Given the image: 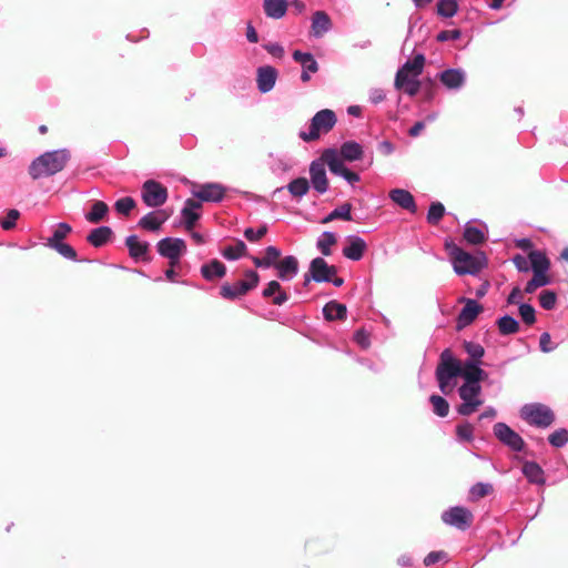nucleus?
<instances>
[{
  "label": "nucleus",
  "mask_w": 568,
  "mask_h": 568,
  "mask_svg": "<svg viewBox=\"0 0 568 568\" xmlns=\"http://www.w3.org/2000/svg\"><path fill=\"white\" fill-rule=\"evenodd\" d=\"M70 160L67 149L44 152L36 158L29 165V174L33 180L52 176L61 172Z\"/></svg>",
  "instance_id": "f257e3e1"
},
{
  "label": "nucleus",
  "mask_w": 568,
  "mask_h": 568,
  "mask_svg": "<svg viewBox=\"0 0 568 568\" xmlns=\"http://www.w3.org/2000/svg\"><path fill=\"white\" fill-rule=\"evenodd\" d=\"M448 254L453 261L454 271L458 275H475L485 265V255L483 253L473 255L456 244H446Z\"/></svg>",
  "instance_id": "f03ea898"
},
{
  "label": "nucleus",
  "mask_w": 568,
  "mask_h": 568,
  "mask_svg": "<svg viewBox=\"0 0 568 568\" xmlns=\"http://www.w3.org/2000/svg\"><path fill=\"white\" fill-rule=\"evenodd\" d=\"M337 118L333 110L323 109L316 112L310 121L308 130H301L298 136L304 142H313L322 134L328 133L336 124Z\"/></svg>",
  "instance_id": "7ed1b4c3"
},
{
  "label": "nucleus",
  "mask_w": 568,
  "mask_h": 568,
  "mask_svg": "<svg viewBox=\"0 0 568 568\" xmlns=\"http://www.w3.org/2000/svg\"><path fill=\"white\" fill-rule=\"evenodd\" d=\"M463 364L453 356L448 348L442 352L440 362L436 368V378L444 394H447V387L453 378L463 377Z\"/></svg>",
  "instance_id": "20e7f679"
},
{
  "label": "nucleus",
  "mask_w": 568,
  "mask_h": 568,
  "mask_svg": "<svg viewBox=\"0 0 568 568\" xmlns=\"http://www.w3.org/2000/svg\"><path fill=\"white\" fill-rule=\"evenodd\" d=\"M520 417L537 428H547L555 422L552 409L541 403L525 404L520 408Z\"/></svg>",
  "instance_id": "39448f33"
},
{
  "label": "nucleus",
  "mask_w": 568,
  "mask_h": 568,
  "mask_svg": "<svg viewBox=\"0 0 568 568\" xmlns=\"http://www.w3.org/2000/svg\"><path fill=\"white\" fill-rule=\"evenodd\" d=\"M462 403L456 410L462 416H470L484 404L483 389L480 385L463 383L458 388Z\"/></svg>",
  "instance_id": "423d86ee"
},
{
  "label": "nucleus",
  "mask_w": 568,
  "mask_h": 568,
  "mask_svg": "<svg viewBox=\"0 0 568 568\" xmlns=\"http://www.w3.org/2000/svg\"><path fill=\"white\" fill-rule=\"evenodd\" d=\"M245 277L251 278V282H237L233 285L223 284L220 290L221 296L225 300H235L257 286L260 282L257 272L248 270L245 272Z\"/></svg>",
  "instance_id": "0eeeda50"
},
{
  "label": "nucleus",
  "mask_w": 568,
  "mask_h": 568,
  "mask_svg": "<svg viewBox=\"0 0 568 568\" xmlns=\"http://www.w3.org/2000/svg\"><path fill=\"white\" fill-rule=\"evenodd\" d=\"M144 204L149 207H159L168 200V190L155 180H146L141 190Z\"/></svg>",
  "instance_id": "6e6552de"
},
{
  "label": "nucleus",
  "mask_w": 568,
  "mask_h": 568,
  "mask_svg": "<svg viewBox=\"0 0 568 568\" xmlns=\"http://www.w3.org/2000/svg\"><path fill=\"white\" fill-rule=\"evenodd\" d=\"M442 520L444 524L455 527L459 530H466L470 527L474 516L470 510L462 506H454L443 511Z\"/></svg>",
  "instance_id": "1a4fd4ad"
},
{
  "label": "nucleus",
  "mask_w": 568,
  "mask_h": 568,
  "mask_svg": "<svg viewBox=\"0 0 568 568\" xmlns=\"http://www.w3.org/2000/svg\"><path fill=\"white\" fill-rule=\"evenodd\" d=\"M494 435L496 438L514 452H523L525 442L521 436L511 429L506 423H496L494 425Z\"/></svg>",
  "instance_id": "9d476101"
},
{
  "label": "nucleus",
  "mask_w": 568,
  "mask_h": 568,
  "mask_svg": "<svg viewBox=\"0 0 568 568\" xmlns=\"http://www.w3.org/2000/svg\"><path fill=\"white\" fill-rule=\"evenodd\" d=\"M437 79L445 89L459 92L466 84L467 73L460 68H449L437 73Z\"/></svg>",
  "instance_id": "9b49d317"
},
{
  "label": "nucleus",
  "mask_w": 568,
  "mask_h": 568,
  "mask_svg": "<svg viewBox=\"0 0 568 568\" xmlns=\"http://www.w3.org/2000/svg\"><path fill=\"white\" fill-rule=\"evenodd\" d=\"M159 254L168 260H176L186 251L185 242L179 237H164L156 244Z\"/></svg>",
  "instance_id": "f8f14e48"
},
{
  "label": "nucleus",
  "mask_w": 568,
  "mask_h": 568,
  "mask_svg": "<svg viewBox=\"0 0 568 568\" xmlns=\"http://www.w3.org/2000/svg\"><path fill=\"white\" fill-rule=\"evenodd\" d=\"M308 171L313 189L318 194L326 193L328 191V180L325 170V162L322 158L312 161Z\"/></svg>",
  "instance_id": "ddd939ff"
},
{
  "label": "nucleus",
  "mask_w": 568,
  "mask_h": 568,
  "mask_svg": "<svg viewBox=\"0 0 568 568\" xmlns=\"http://www.w3.org/2000/svg\"><path fill=\"white\" fill-rule=\"evenodd\" d=\"M311 277L316 283H328L332 276H335L337 268L328 263L323 257H315L310 263Z\"/></svg>",
  "instance_id": "4468645a"
},
{
  "label": "nucleus",
  "mask_w": 568,
  "mask_h": 568,
  "mask_svg": "<svg viewBox=\"0 0 568 568\" xmlns=\"http://www.w3.org/2000/svg\"><path fill=\"white\" fill-rule=\"evenodd\" d=\"M225 191L220 183H205L200 185L199 190L192 191V194L200 200L199 202L219 203L224 199Z\"/></svg>",
  "instance_id": "2eb2a0df"
},
{
  "label": "nucleus",
  "mask_w": 568,
  "mask_h": 568,
  "mask_svg": "<svg viewBox=\"0 0 568 568\" xmlns=\"http://www.w3.org/2000/svg\"><path fill=\"white\" fill-rule=\"evenodd\" d=\"M278 77L277 70L272 65H262L256 70V83L261 93H267L275 87Z\"/></svg>",
  "instance_id": "dca6fc26"
},
{
  "label": "nucleus",
  "mask_w": 568,
  "mask_h": 568,
  "mask_svg": "<svg viewBox=\"0 0 568 568\" xmlns=\"http://www.w3.org/2000/svg\"><path fill=\"white\" fill-rule=\"evenodd\" d=\"M292 57L302 67L301 80L303 82H308L311 80V74L318 71V63L314 55L310 52L295 50Z\"/></svg>",
  "instance_id": "f3484780"
},
{
  "label": "nucleus",
  "mask_w": 568,
  "mask_h": 568,
  "mask_svg": "<svg viewBox=\"0 0 568 568\" xmlns=\"http://www.w3.org/2000/svg\"><path fill=\"white\" fill-rule=\"evenodd\" d=\"M277 277L284 282L293 280L298 274V261L293 255L283 257L276 264Z\"/></svg>",
  "instance_id": "a211bd4d"
},
{
  "label": "nucleus",
  "mask_w": 568,
  "mask_h": 568,
  "mask_svg": "<svg viewBox=\"0 0 568 568\" xmlns=\"http://www.w3.org/2000/svg\"><path fill=\"white\" fill-rule=\"evenodd\" d=\"M480 362L465 361L463 363V378L464 383L480 385V382L486 379L488 374L480 368Z\"/></svg>",
  "instance_id": "6ab92c4d"
},
{
  "label": "nucleus",
  "mask_w": 568,
  "mask_h": 568,
  "mask_svg": "<svg viewBox=\"0 0 568 568\" xmlns=\"http://www.w3.org/2000/svg\"><path fill=\"white\" fill-rule=\"evenodd\" d=\"M169 216V213L164 210L152 211L140 219L139 226L146 231L156 232L168 221Z\"/></svg>",
  "instance_id": "aec40b11"
},
{
  "label": "nucleus",
  "mask_w": 568,
  "mask_h": 568,
  "mask_svg": "<svg viewBox=\"0 0 568 568\" xmlns=\"http://www.w3.org/2000/svg\"><path fill=\"white\" fill-rule=\"evenodd\" d=\"M347 245L343 248V255L351 261H359L367 248L366 242L356 235L347 237Z\"/></svg>",
  "instance_id": "412c9836"
},
{
  "label": "nucleus",
  "mask_w": 568,
  "mask_h": 568,
  "mask_svg": "<svg viewBox=\"0 0 568 568\" xmlns=\"http://www.w3.org/2000/svg\"><path fill=\"white\" fill-rule=\"evenodd\" d=\"M202 204L199 201H195L193 199H187L184 202V205L181 210V215L184 221L185 229L187 231H191L197 220L200 219L199 210L201 209Z\"/></svg>",
  "instance_id": "4be33fe9"
},
{
  "label": "nucleus",
  "mask_w": 568,
  "mask_h": 568,
  "mask_svg": "<svg viewBox=\"0 0 568 568\" xmlns=\"http://www.w3.org/2000/svg\"><path fill=\"white\" fill-rule=\"evenodd\" d=\"M322 160L327 164L329 171L337 176L342 178L348 171L343 162L344 159L338 155L335 149H326L322 154Z\"/></svg>",
  "instance_id": "5701e85b"
},
{
  "label": "nucleus",
  "mask_w": 568,
  "mask_h": 568,
  "mask_svg": "<svg viewBox=\"0 0 568 568\" xmlns=\"http://www.w3.org/2000/svg\"><path fill=\"white\" fill-rule=\"evenodd\" d=\"M389 199L399 207L410 213L417 212V205L410 192L404 189H394L389 192Z\"/></svg>",
  "instance_id": "b1692460"
},
{
  "label": "nucleus",
  "mask_w": 568,
  "mask_h": 568,
  "mask_svg": "<svg viewBox=\"0 0 568 568\" xmlns=\"http://www.w3.org/2000/svg\"><path fill=\"white\" fill-rule=\"evenodd\" d=\"M521 471L530 484L542 486L546 483L544 469L539 464L531 460H526L523 464Z\"/></svg>",
  "instance_id": "393cba45"
},
{
  "label": "nucleus",
  "mask_w": 568,
  "mask_h": 568,
  "mask_svg": "<svg viewBox=\"0 0 568 568\" xmlns=\"http://www.w3.org/2000/svg\"><path fill=\"white\" fill-rule=\"evenodd\" d=\"M332 29V21L328 14L324 11H316L312 17V34L315 38L323 37Z\"/></svg>",
  "instance_id": "a878e982"
},
{
  "label": "nucleus",
  "mask_w": 568,
  "mask_h": 568,
  "mask_svg": "<svg viewBox=\"0 0 568 568\" xmlns=\"http://www.w3.org/2000/svg\"><path fill=\"white\" fill-rule=\"evenodd\" d=\"M263 297H273V304L281 306L288 301V295L282 290L280 282L273 280L267 283L266 287L262 292Z\"/></svg>",
  "instance_id": "bb28decb"
},
{
  "label": "nucleus",
  "mask_w": 568,
  "mask_h": 568,
  "mask_svg": "<svg viewBox=\"0 0 568 568\" xmlns=\"http://www.w3.org/2000/svg\"><path fill=\"white\" fill-rule=\"evenodd\" d=\"M281 256V250L276 246L270 245L265 248V255L264 257H257L253 256L252 261L256 267L260 268H270V267H276V264L278 263V258Z\"/></svg>",
  "instance_id": "cd10ccee"
},
{
  "label": "nucleus",
  "mask_w": 568,
  "mask_h": 568,
  "mask_svg": "<svg viewBox=\"0 0 568 568\" xmlns=\"http://www.w3.org/2000/svg\"><path fill=\"white\" fill-rule=\"evenodd\" d=\"M480 311L481 306L475 300H467L458 315V325L467 326L471 324Z\"/></svg>",
  "instance_id": "c85d7f7f"
},
{
  "label": "nucleus",
  "mask_w": 568,
  "mask_h": 568,
  "mask_svg": "<svg viewBox=\"0 0 568 568\" xmlns=\"http://www.w3.org/2000/svg\"><path fill=\"white\" fill-rule=\"evenodd\" d=\"M113 232L110 226H99L93 229L87 236V241L94 247L105 245L112 236Z\"/></svg>",
  "instance_id": "c756f323"
},
{
  "label": "nucleus",
  "mask_w": 568,
  "mask_h": 568,
  "mask_svg": "<svg viewBox=\"0 0 568 568\" xmlns=\"http://www.w3.org/2000/svg\"><path fill=\"white\" fill-rule=\"evenodd\" d=\"M125 245L131 257L135 260L145 258L149 251L148 242L140 241L136 235H129L125 240Z\"/></svg>",
  "instance_id": "7c9ffc66"
},
{
  "label": "nucleus",
  "mask_w": 568,
  "mask_h": 568,
  "mask_svg": "<svg viewBox=\"0 0 568 568\" xmlns=\"http://www.w3.org/2000/svg\"><path fill=\"white\" fill-rule=\"evenodd\" d=\"M263 9L267 18L281 19L286 14L287 1L286 0H264Z\"/></svg>",
  "instance_id": "2f4dec72"
},
{
  "label": "nucleus",
  "mask_w": 568,
  "mask_h": 568,
  "mask_svg": "<svg viewBox=\"0 0 568 568\" xmlns=\"http://www.w3.org/2000/svg\"><path fill=\"white\" fill-rule=\"evenodd\" d=\"M530 270L532 273L547 275L550 262L541 251H531L529 253Z\"/></svg>",
  "instance_id": "473e14b6"
},
{
  "label": "nucleus",
  "mask_w": 568,
  "mask_h": 568,
  "mask_svg": "<svg viewBox=\"0 0 568 568\" xmlns=\"http://www.w3.org/2000/svg\"><path fill=\"white\" fill-rule=\"evenodd\" d=\"M338 155L345 161H357L363 156V148L355 141H346L341 145Z\"/></svg>",
  "instance_id": "72a5a7b5"
},
{
  "label": "nucleus",
  "mask_w": 568,
  "mask_h": 568,
  "mask_svg": "<svg viewBox=\"0 0 568 568\" xmlns=\"http://www.w3.org/2000/svg\"><path fill=\"white\" fill-rule=\"evenodd\" d=\"M201 274L207 281L222 278L226 274V267L222 262L212 260L210 263L201 266Z\"/></svg>",
  "instance_id": "f704fd0d"
},
{
  "label": "nucleus",
  "mask_w": 568,
  "mask_h": 568,
  "mask_svg": "<svg viewBox=\"0 0 568 568\" xmlns=\"http://www.w3.org/2000/svg\"><path fill=\"white\" fill-rule=\"evenodd\" d=\"M323 315L327 321L344 320L347 315V308L342 303L329 301L323 307Z\"/></svg>",
  "instance_id": "c9c22d12"
},
{
  "label": "nucleus",
  "mask_w": 568,
  "mask_h": 568,
  "mask_svg": "<svg viewBox=\"0 0 568 568\" xmlns=\"http://www.w3.org/2000/svg\"><path fill=\"white\" fill-rule=\"evenodd\" d=\"M268 166L273 173L281 174L290 171L293 162L284 154H270Z\"/></svg>",
  "instance_id": "e433bc0d"
},
{
  "label": "nucleus",
  "mask_w": 568,
  "mask_h": 568,
  "mask_svg": "<svg viewBox=\"0 0 568 568\" xmlns=\"http://www.w3.org/2000/svg\"><path fill=\"white\" fill-rule=\"evenodd\" d=\"M72 232V226L65 222H60L55 225V229L50 237L47 239L44 245L47 247L53 246L54 243L59 244Z\"/></svg>",
  "instance_id": "4c0bfd02"
},
{
  "label": "nucleus",
  "mask_w": 568,
  "mask_h": 568,
  "mask_svg": "<svg viewBox=\"0 0 568 568\" xmlns=\"http://www.w3.org/2000/svg\"><path fill=\"white\" fill-rule=\"evenodd\" d=\"M286 189L292 196L302 199L310 191V183L305 178H296L286 185Z\"/></svg>",
  "instance_id": "58836bf2"
},
{
  "label": "nucleus",
  "mask_w": 568,
  "mask_h": 568,
  "mask_svg": "<svg viewBox=\"0 0 568 568\" xmlns=\"http://www.w3.org/2000/svg\"><path fill=\"white\" fill-rule=\"evenodd\" d=\"M497 327L501 335H511L519 331V322L510 315H504L498 318Z\"/></svg>",
  "instance_id": "ea45409f"
},
{
  "label": "nucleus",
  "mask_w": 568,
  "mask_h": 568,
  "mask_svg": "<svg viewBox=\"0 0 568 568\" xmlns=\"http://www.w3.org/2000/svg\"><path fill=\"white\" fill-rule=\"evenodd\" d=\"M464 239L470 244H480L485 241V231L467 222L464 227Z\"/></svg>",
  "instance_id": "a19ab883"
},
{
  "label": "nucleus",
  "mask_w": 568,
  "mask_h": 568,
  "mask_svg": "<svg viewBox=\"0 0 568 568\" xmlns=\"http://www.w3.org/2000/svg\"><path fill=\"white\" fill-rule=\"evenodd\" d=\"M425 65V55L417 53L412 60H407L399 69L418 77L423 73Z\"/></svg>",
  "instance_id": "79ce46f5"
},
{
  "label": "nucleus",
  "mask_w": 568,
  "mask_h": 568,
  "mask_svg": "<svg viewBox=\"0 0 568 568\" xmlns=\"http://www.w3.org/2000/svg\"><path fill=\"white\" fill-rule=\"evenodd\" d=\"M335 243H336L335 233L325 231L318 236V239L316 241V247L324 256H329L332 254L331 247Z\"/></svg>",
  "instance_id": "37998d69"
},
{
  "label": "nucleus",
  "mask_w": 568,
  "mask_h": 568,
  "mask_svg": "<svg viewBox=\"0 0 568 568\" xmlns=\"http://www.w3.org/2000/svg\"><path fill=\"white\" fill-rule=\"evenodd\" d=\"M109 212V206L102 201H95L91 210L85 214V220L90 223H99Z\"/></svg>",
  "instance_id": "c03bdc74"
},
{
  "label": "nucleus",
  "mask_w": 568,
  "mask_h": 568,
  "mask_svg": "<svg viewBox=\"0 0 568 568\" xmlns=\"http://www.w3.org/2000/svg\"><path fill=\"white\" fill-rule=\"evenodd\" d=\"M246 250V244L243 241L239 240L234 245H229L224 247V250L222 251V255L224 258L229 261H236L245 255Z\"/></svg>",
  "instance_id": "a18cd8bd"
},
{
  "label": "nucleus",
  "mask_w": 568,
  "mask_h": 568,
  "mask_svg": "<svg viewBox=\"0 0 568 568\" xmlns=\"http://www.w3.org/2000/svg\"><path fill=\"white\" fill-rule=\"evenodd\" d=\"M436 8L437 14L443 18H453L459 9L457 0H438Z\"/></svg>",
  "instance_id": "49530a36"
},
{
  "label": "nucleus",
  "mask_w": 568,
  "mask_h": 568,
  "mask_svg": "<svg viewBox=\"0 0 568 568\" xmlns=\"http://www.w3.org/2000/svg\"><path fill=\"white\" fill-rule=\"evenodd\" d=\"M474 426L464 422L456 426V438L459 443H471L474 440Z\"/></svg>",
  "instance_id": "de8ad7c7"
},
{
  "label": "nucleus",
  "mask_w": 568,
  "mask_h": 568,
  "mask_svg": "<svg viewBox=\"0 0 568 568\" xmlns=\"http://www.w3.org/2000/svg\"><path fill=\"white\" fill-rule=\"evenodd\" d=\"M429 402L433 405L434 413L439 417H446L449 413V404L448 402L439 396V395H432L429 397Z\"/></svg>",
  "instance_id": "09e8293b"
},
{
  "label": "nucleus",
  "mask_w": 568,
  "mask_h": 568,
  "mask_svg": "<svg viewBox=\"0 0 568 568\" xmlns=\"http://www.w3.org/2000/svg\"><path fill=\"white\" fill-rule=\"evenodd\" d=\"M550 283V278L548 275L545 274H537L534 273V276L530 281L527 282L525 286V293L531 294L534 293L538 287L546 286Z\"/></svg>",
  "instance_id": "8fccbe9b"
},
{
  "label": "nucleus",
  "mask_w": 568,
  "mask_h": 568,
  "mask_svg": "<svg viewBox=\"0 0 568 568\" xmlns=\"http://www.w3.org/2000/svg\"><path fill=\"white\" fill-rule=\"evenodd\" d=\"M464 349L469 356L467 361L480 362L485 354V348L480 344L474 342H465Z\"/></svg>",
  "instance_id": "3c124183"
},
{
  "label": "nucleus",
  "mask_w": 568,
  "mask_h": 568,
  "mask_svg": "<svg viewBox=\"0 0 568 568\" xmlns=\"http://www.w3.org/2000/svg\"><path fill=\"white\" fill-rule=\"evenodd\" d=\"M445 214V206L440 202H433L427 212V222L429 224H437Z\"/></svg>",
  "instance_id": "603ef678"
},
{
  "label": "nucleus",
  "mask_w": 568,
  "mask_h": 568,
  "mask_svg": "<svg viewBox=\"0 0 568 568\" xmlns=\"http://www.w3.org/2000/svg\"><path fill=\"white\" fill-rule=\"evenodd\" d=\"M548 442L556 448H561L568 443V433L565 428H559L548 436Z\"/></svg>",
  "instance_id": "864d4df0"
},
{
  "label": "nucleus",
  "mask_w": 568,
  "mask_h": 568,
  "mask_svg": "<svg viewBox=\"0 0 568 568\" xmlns=\"http://www.w3.org/2000/svg\"><path fill=\"white\" fill-rule=\"evenodd\" d=\"M49 248L54 250L58 252L62 257L70 260V261H77V252L68 243L61 242L59 244H55L53 246H50Z\"/></svg>",
  "instance_id": "5fc2aeb1"
},
{
  "label": "nucleus",
  "mask_w": 568,
  "mask_h": 568,
  "mask_svg": "<svg viewBox=\"0 0 568 568\" xmlns=\"http://www.w3.org/2000/svg\"><path fill=\"white\" fill-rule=\"evenodd\" d=\"M557 302V294L554 291H542L539 294V303L544 310L551 311L555 308Z\"/></svg>",
  "instance_id": "6e6d98bb"
},
{
  "label": "nucleus",
  "mask_w": 568,
  "mask_h": 568,
  "mask_svg": "<svg viewBox=\"0 0 568 568\" xmlns=\"http://www.w3.org/2000/svg\"><path fill=\"white\" fill-rule=\"evenodd\" d=\"M134 207L135 201L131 196L121 197L114 204L115 211L123 215H129Z\"/></svg>",
  "instance_id": "4d7b16f0"
},
{
  "label": "nucleus",
  "mask_w": 568,
  "mask_h": 568,
  "mask_svg": "<svg viewBox=\"0 0 568 568\" xmlns=\"http://www.w3.org/2000/svg\"><path fill=\"white\" fill-rule=\"evenodd\" d=\"M439 561L448 562L449 556L444 550L430 551L423 560L426 567L433 566Z\"/></svg>",
  "instance_id": "13d9d810"
},
{
  "label": "nucleus",
  "mask_w": 568,
  "mask_h": 568,
  "mask_svg": "<svg viewBox=\"0 0 568 568\" xmlns=\"http://www.w3.org/2000/svg\"><path fill=\"white\" fill-rule=\"evenodd\" d=\"M519 315L527 325H532L536 322L535 308L530 304H519Z\"/></svg>",
  "instance_id": "bf43d9fd"
},
{
  "label": "nucleus",
  "mask_w": 568,
  "mask_h": 568,
  "mask_svg": "<svg viewBox=\"0 0 568 568\" xmlns=\"http://www.w3.org/2000/svg\"><path fill=\"white\" fill-rule=\"evenodd\" d=\"M332 217L335 220H343V221H352V205L349 203H344L336 209H334L332 212Z\"/></svg>",
  "instance_id": "052dcab7"
},
{
  "label": "nucleus",
  "mask_w": 568,
  "mask_h": 568,
  "mask_svg": "<svg viewBox=\"0 0 568 568\" xmlns=\"http://www.w3.org/2000/svg\"><path fill=\"white\" fill-rule=\"evenodd\" d=\"M19 216L20 212L18 210H9L7 216L0 222L1 227L6 231L12 230L16 226Z\"/></svg>",
  "instance_id": "680f3d73"
},
{
  "label": "nucleus",
  "mask_w": 568,
  "mask_h": 568,
  "mask_svg": "<svg viewBox=\"0 0 568 568\" xmlns=\"http://www.w3.org/2000/svg\"><path fill=\"white\" fill-rule=\"evenodd\" d=\"M266 232H267V226L266 225H262L257 230H254L252 227H247L244 231V236L250 242H257L258 240H261L266 234Z\"/></svg>",
  "instance_id": "e2e57ef3"
},
{
  "label": "nucleus",
  "mask_w": 568,
  "mask_h": 568,
  "mask_svg": "<svg viewBox=\"0 0 568 568\" xmlns=\"http://www.w3.org/2000/svg\"><path fill=\"white\" fill-rule=\"evenodd\" d=\"M539 347L541 352L550 353L558 347V344L552 343L550 334L544 332L539 337Z\"/></svg>",
  "instance_id": "0e129e2a"
},
{
  "label": "nucleus",
  "mask_w": 568,
  "mask_h": 568,
  "mask_svg": "<svg viewBox=\"0 0 568 568\" xmlns=\"http://www.w3.org/2000/svg\"><path fill=\"white\" fill-rule=\"evenodd\" d=\"M418 77H414L410 73L398 69L395 74L394 85L396 89H402V87L406 85L409 81H414Z\"/></svg>",
  "instance_id": "69168bd1"
},
{
  "label": "nucleus",
  "mask_w": 568,
  "mask_h": 568,
  "mask_svg": "<svg viewBox=\"0 0 568 568\" xmlns=\"http://www.w3.org/2000/svg\"><path fill=\"white\" fill-rule=\"evenodd\" d=\"M493 490V486L487 483H477L470 488V494L477 498L487 496Z\"/></svg>",
  "instance_id": "338daca9"
},
{
  "label": "nucleus",
  "mask_w": 568,
  "mask_h": 568,
  "mask_svg": "<svg viewBox=\"0 0 568 568\" xmlns=\"http://www.w3.org/2000/svg\"><path fill=\"white\" fill-rule=\"evenodd\" d=\"M462 37V31L459 29L452 30H443L436 36V40L438 42H446L449 40H458Z\"/></svg>",
  "instance_id": "774afa93"
}]
</instances>
